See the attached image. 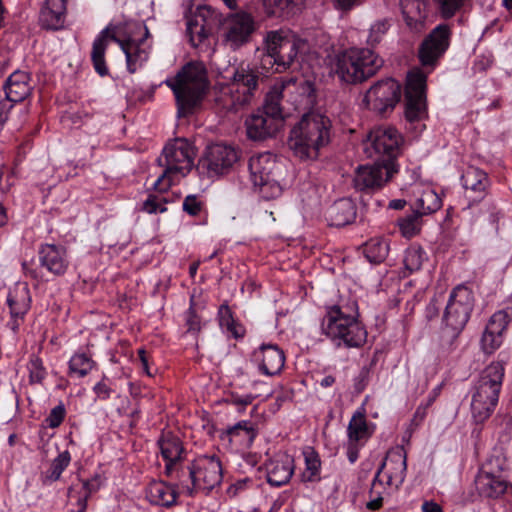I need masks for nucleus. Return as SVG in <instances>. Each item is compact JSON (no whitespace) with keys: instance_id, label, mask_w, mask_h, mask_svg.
<instances>
[{"instance_id":"c03bdc74","label":"nucleus","mask_w":512,"mask_h":512,"mask_svg":"<svg viewBox=\"0 0 512 512\" xmlns=\"http://www.w3.org/2000/svg\"><path fill=\"white\" fill-rule=\"evenodd\" d=\"M230 441L237 442L242 446L249 447L255 437L256 431L251 422L243 420L230 427L227 431Z\"/></svg>"},{"instance_id":"de8ad7c7","label":"nucleus","mask_w":512,"mask_h":512,"mask_svg":"<svg viewBox=\"0 0 512 512\" xmlns=\"http://www.w3.org/2000/svg\"><path fill=\"white\" fill-rule=\"evenodd\" d=\"M156 193L148 194L147 198L142 202L140 210L148 214L164 213L167 210L168 200L163 196L164 192H159L154 188Z\"/></svg>"},{"instance_id":"0eeeda50","label":"nucleus","mask_w":512,"mask_h":512,"mask_svg":"<svg viewBox=\"0 0 512 512\" xmlns=\"http://www.w3.org/2000/svg\"><path fill=\"white\" fill-rule=\"evenodd\" d=\"M382 64L373 50L352 47L335 56L332 70L341 82L358 84L375 75Z\"/></svg>"},{"instance_id":"58836bf2","label":"nucleus","mask_w":512,"mask_h":512,"mask_svg":"<svg viewBox=\"0 0 512 512\" xmlns=\"http://www.w3.org/2000/svg\"><path fill=\"white\" fill-rule=\"evenodd\" d=\"M95 367L96 362L92 355L87 351L79 350L68 361V375L71 378L81 379L86 377Z\"/></svg>"},{"instance_id":"f03ea898","label":"nucleus","mask_w":512,"mask_h":512,"mask_svg":"<svg viewBox=\"0 0 512 512\" xmlns=\"http://www.w3.org/2000/svg\"><path fill=\"white\" fill-rule=\"evenodd\" d=\"M162 83L174 94L178 117L193 114L200 107L209 88L207 70L201 62L184 65L175 76L166 78Z\"/></svg>"},{"instance_id":"f8f14e48","label":"nucleus","mask_w":512,"mask_h":512,"mask_svg":"<svg viewBox=\"0 0 512 512\" xmlns=\"http://www.w3.org/2000/svg\"><path fill=\"white\" fill-rule=\"evenodd\" d=\"M247 136L261 141L275 136L284 127V116L280 103L269 92L262 109L251 114L245 121Z\"/></svg>"},{"instance_id":"052dcab7","label":"nucleus","mask_w":512,"mask_h":512,"mask_svg":"<svg viewBox=\"0 0 512 512\" xmlns=\"http://www.w3.org/2000/svg\"><path fill=\"white\" fill-rule=\"evenodd\" d=\"M254 400V396L252 394H243V395H240L238 393H233L231 395V401L232 403L236 404V405H241V406H247L249 404H251Z\"/></svg>"},{"instance_id":"4be33fe9","label":"nucleus","mask_w":512,"mask_h":512,"mask_svg":"<svg viewBox=\"0 0 512 512\" xmlns=\"http://www.w3.org/2000/svg\"><path fill=\"white\" fill-rule=\"evenodd\" d=\"M374 424L369 423L363 410H357L347 427L346 455L351 464L359 458L360 450L374 433Z\"/></svg>"},{"instance_id":"1a4fd4ad","label":"nucleus","mask_w":512,"mask_h":512,"mask_svg":"<svg viewBox=\"0 0 512 512\" xmlns=\"http://www.w3.org/2000/svg\"><path fill=\"white\" fill-rule=\"evenodd\" d=\"M222 465L215 455H201L177 475L178 484L187 495L199 490L210 491L222 481Z\"/></svg>"},{"instance_id":"680f3d73","label":"nucleus","mask_w":512,"mask_h":512,"mask_svg":"<svg viewBox=\"0 0 512 512\" xmlns=\"http://www.w3.org/2000/svg\"><path fill=\"white\" fill-rule=\"evenodd\" d=\"M360 3L361 0H334L335 8L341 11H349Z\"/></svg>"},{"instance_id":"338daca9","label":"nucleus","mask_w":512,"mask_h":512,"mask_svg":"<svg viewBox=\"0 0 512 512\" xmlns=\"http://www.w3.org/2000/svg\"><path fill=\"white\" fill-rule=\"evenodd\" d=\"M426 311H427V316L429 318H432V317L436 316L439 313V307L437 306L435 300H432L428 304Z\"/></svg>"},{"instance_id":"473e14b6","label":"nucleus","mask_w":512,"mask_h":512,"mask_svg":"<svg viewBox=\"0 0 512 512\" xmlns=\"http://www.w3.org/2000/svg\"><path fill=\"white\" fill-rule=\"evenodd\" d=\"M5 95L11 103L23 101L31 92L29 75L24 71H15L4 85Z\"/></svg>"},{"instance_id":"2f4dec72","label":"nucleus","mask_w":512,"mask_h":512,"mask_svg":"<svg viewBox=\"0 0 512 512\" xmlns=\"http://www.w3.org/2000/svg\"><path fill=\"white\" fill-rule=\"evenodd\" d=\"M210 10L207 7H199L196 13L187 21V34L192 46L202 44L210 34V27L206 15Z\"/></svg>"},{"instance_id":"603ef678","label":"nucleus","mask_w":512,"mask_h":512,"mask_svg":"<svg viewBox=\"0 0 512 512\" xmlns=\"http://www.w3.org/2000/svg\"><path fill=\"white\" fill-rule=\"evenodd\" d=\"M29 377L32 383H40L46 376V370L43 366V362L38 357L31 358L28 364Z\"/></svg>"},{"instance_id":"8fccbe9b","label":"nucleus","mask_w":512,"mask_h":512,"mask_svg":"<svg viewBox=\"0 0 512 512\" xmlns=\"http://www.w3.org/2000/svg\"><path fill=\"white\" fill-rule=\"evenodd\" d=\"M389 28V23L386 20H378L374 22L369 29L367 42L369 45L378 44Z\"/></svg>"},{"instance_id":"6e6d98bb","label":"nucleus","mask_w":512,"mask_h":512,"mask_svg":"<svg viewBox=\"0 0 512 512\" xmlns=\"http://www.w3.org/2000/svg\"><path fill=\"white\" fill-rule=\"evenodd\" d=\"M202 202L196 195H188L183 201V210L191 216H196L201 212Z\"/></svg>"},{"instance_id":"7ed1b4c3","label":"nucleus","mask_w":512,"mask_h":512,"mask_svg":"<svg viewBox=\"0 0 512 512\" xmlns=\"http://www.w3.org/2000/svg\"><path fill=\"white\" fill-rule=\"evenodd\" d=\"M331 122L320 113H307L291 129L288 146L303 161L316 160L320 150L330 142Z\"/></svg>"},{"instance_id":"4468645a","label":"nucleus","mask_w":512,"mask_h":512,"mask_svg":"<svg viewBox=\"0 0 512 512\" xmlns=\"http://www.w3.org/2000/svg\"><path fill=\"white\" fill-rule=\"evenodd\" d=\"M239 160V151L232 145H209L199 160L200 172L210 179L229 174Z\"/></svg>"},{"instance_id":"c9c22d12","label":"nucleus","mask_w":512,"mask_h":512,"mask_svg":"<svg viewBox=\"0 0 512 512\" xmlns=\"http://www.w3.org/2000/svg\"><path fill=\"white\" fill-rule=\"evenodd\" d=\"M306 0H263L267 15L279 18H289L301 12Z\"/></svg>"},{"instance_id":"b1692460","label":"nucleus","mask_w":512,"mask_h":512,"mask_svg":"<svg viewBox=\"0 0 512 512\" xmlns=\"http://www.w3.org/2000/svg\"><path fill=\"white\" fill-rule=\"evenodd\" d=\"M450 30L447 25H438L423 41L419 49V59L424 67L432 70L438 59L449 46Z\"/></svg>"},{"instance_id":"bb28decb","label":"nucleus","mask_w":512,"mask_h":512,"mask_svg":"<svg viewBox=\"0 0 512 512\" xmlns=\"http://www.w3.org/2000/svg\"><path fill=\"white\" fill-rule=\"evenodd\" d=\"M267 481L272 486L289 482L294 473V459L286 452L274 454L265 464Z\"/></svg>"},{"instance_id":"72a5a7b5","label":"nucleus","mask_w":512,"mask_h":512,"mask_svg":"<svg viewBox=\"0 0 512 512\" xmlns=\"http://www.w3.org/2000/svg\"><path fill=\"white\" fill-rule=\"evenodd\" d=\"M402 15L407 26L415 31L424 27L427 0H400Z\"/></svg>"},{"instance_id":"5701e85b","label":"nucleus","mask_w":512,"mask_h":512,"mask_svg":"<svg viewBox=\"0 0 512 512\" xmlns=\"http://www.w3.org/2000/svg\"><path fill=\"white\" fill-rule=\"evenodd\" d=\"M512 321V309L496 311L488 320L480 338V349L485 355L495 353L504 342V333Z\"/></svg>"},{"instance_id":"09e8293b","label":"nucleus","mask_w":512,"mask_h":512,"mask_svg":"<svg viewBox=\"0 0 512 512\" xmlns=\"http://www.w3.org/2000/svg\"><path fill=\"white\" fill-rule=\"evenodd\" d=\"M385 480L381 479L379 475H375L369 492L370 500L367 503V508L370 510L379 509L382 506L383 496L387 493Z\"/></svg>"},{"instance_id":"4d7b16f0","label":"nucleus","mask_w":512,"mask_h":512,"mask_svg":"<svg viewBox=\"0 0 512 512\" xmlns=\"http://www.w3.org/2000/svg\"><path fill=\"white\" fill-rule=\"evenodd\" d=\"M93 392L95 393L97 399L107 400L111 396L112 388L107 379L103 378L93 386Z\"/></svg>"},{"instance_id":"9b49d317","label":"nucleus","mask_w":512,"mask_h":512,"mask_svg":"<svg viewBox=\"0 0 512 512\" xmlns=\"http://www.w3.org/2000/svg\"><path fill=\"white\" fill-rule=\"evenodd\" d=\"M249 170L251 181L263 199H275L282 194L280 179L283 165L272 153L263 152L252 156L249 160Z\"/></svg>"},{"instance_id":"e2e57ef3","label":"nucleus","mask_w":512,"mask_h":512,"mask_svg":"<svg viewBox=\"0 0 512 512\" xmlns=\"http://www.w3.org/2000/svg\"><path fill=\"white\" fill-rule=\"evenodd\" d=\"M13 105L10 101L6 100H0V128L4 125V123L7 121L9 113Z\"/></svg>"},{"instance_id":"a878e982","label":"nucleus","mask_w":512,"mask_h":512,"mask_svg":"<svg viewBox=\"0 0 512 512\" xmlns=\"http://www.w3.org/2000/svg\"><path fill=\"white\" fill-rule=\"evenodd\" d=\"M413 201L411 207L417 216H425L438 211L442 200L435 190L428 184L414 182L411 185Z\"/></svg>"},{"instance_id":"6e6552de","label":"nucleus","mask_w":512,"mask_h":512,"mask_svg":"<svg viewBox=\"0 0 512 512\" xmlns=\"http://www.w3.org/2000/svg\"><path fill=\"white\" fill-rule=\"evenodd\" d=\"M320 328L322 334L337 346L359 347L367 338L366 329L356 316L339 305L326 307Z\"/></svg>"},{"instance_id":"37998d69","label":"nucleus","mask_w":512,"mask_h":512,"mask_svg":"<svg viewBox=\"0 0 512 512\" xmlns=\"http://www.w3.org/2000/svg\"><path fill=\"white\" fill-rule=\"evenodd\" d=\"M218 319L222 331L228 336L235 339L242 338L244 336V327L233 318L232 311L228 305L220 306Z\"/></svg>"},{"instance_id":"ea45409f","label":"nucleus","mask_w":512,"mask_h":512,"mask_svg":"<svg viewBox=\"0 0 512 512\" xmlns=\"http://www.w3.org/2000/svg\"><path fill=\"white\" fill-rule=\"evenodd\" d=\"M71 462V454L68 450H64L60 452L57 457H55L47 470L43 471L40 475V480L44 485H50L56 481H58L65 471V469L70 465Z\"/></svg>"},{"instance_id":"3c124183","label":"nucleus","mask_w":512,"mask_h":512,"mask_svg":"<svg viewBox=\"0 0 512 512\" xmlns=\"http://www.w3.org/2000/svg\"><path fill=\"white\" fill-rule=\"evenodd\" d=\"M417 214L407 216L399 220L398 225L402 235L406 238H411L419 231V223Z\"/></svg>"},{"instance_id":"13d9d810","label":"nucleus","mask_w":512,"mask_h":512,"mask_svg":"<svg viewBox=\"0 0 512 512\" xmlns=\"http://www.w3.org/2000/svg\"><path fill=\"white\" fill-rule=\"evenodd\" d=\"M463 0H438L441 13L448 18L454 15L456 10L461 6Z\"/></svg>"},{"instance_id":"9d476101","label":"nucleus","mask_w":512,"mask_h":512,"mask_svg":"<svg viewBox=\"0 0 512 512\" xmlns=\"http://www.w3.org/2000/svg\"><path fill=\"white\" fill-rule=\"evenodd\" d=\"M222 94L227 97L225 105L233 110L249 104L258 85V75L249 66L232 67L221 76Z\"/></svg>"},{"instance_id":"423d86ee","label":"nucleus","mask_w":512,"mask_h":512,"mask_svg":"<svg viewBox=\"0 0 512 512\" xmlns=\"http://www.w3.org/2000/svg\"><path fill=\"white\" fill-rule=\"evenodd\" d=\"M196 152L194 146L184 138H175L163 148L158 163L164 168L162 174L153 184L159 192H167L186 177L194 166Z\"/></svg>"},{"instance_id":"7c9ffc66","label":"nucleus","mask_w":512,"mask_h":512,"mask_svg":"<svg viewBox=\"0 0 512 512\" xmlns=\"http://www.w3.org/2000/svg\"><path fill=\"white\" fill-rule=\"evenodd\" d=\"M66 0H46L41 9L40 23L46 29L57 30L64 26Z\"/></svg>"},{"instance_id":"393cba45","label":"nucleus","mask_w":512,"mask_h":512,"mask_svg":"<svg viewBox=\"0 0 512 512\" xmlns=\"http://www.w3.org/2000/svg\"><path fill=\"white\" fill-rule=\"evenodd\" d=\"M406 469V453L404 448L396 446L387 452L376 475L385 480L387 486L398 488L405 479Z\"/></svg>"},{"instance_id":"4c0bfd02","label":"nucleus","mask_w":512,"mask_h":512,"mask_svg":"<svg viewBox=\"0 0 512 512\" xmlns=\"http://www.w3.org/2000/svg\"><path fill=\"white\" fill-rule=\"evenodd\" d=\"M462 185L466 190L477 194L479 199H482L489 186V178L483 170L470 166L466 169L461 177Z\"/></svg>"},{"instance_id":"dca6fc26","label":"nucleus","mask_w":512,"mask_h":512,"mask_svg":"<svg viewBox=\"0 0 512 512\" xmlns=\"http://www.w3.org/2000/svg\"><path fill=\"white\" fill-rule=\"evenodd\" d=\"M473 304V292L467 286L458 285L451 292L444 313V322L455 335H458L467 324Z\"/></svg>"},{"instance_id":"c85d7f7f","label":"nucleus","mask_w":512,"mask_h":512,"mask_svg":"<svg viewBox=\"0 0 512 512\" xmlns=\"http://www.w3.org/2000/svg\"><path fill=\"white\" fill-rule=\"evenodd\" d=\"M39 261L42 267L56 276L65 274L69 266L66 249L54 244H44L41 246Z\"/></svg>"},{"instance_id":"774afa93","label":"nucleus","mask_w":512,"mask_h":512,"mask_svg":"<svg viewBox=\"0 0 512 512\" xmlns=\"http://www.w3.org/2000/svg\"><path fill=\"white\" fill-rule=\"evenodd\" d=\"M405 205H406L405 200L395 199V200L390 201L389 208L395 209V210H400V209H403Z\"/></svg>"},{"instance_id":"aec40b11","label":"nucleus","mask_w":512,"mask_h":512,"mask_svg":"<svg viewBox=\"0 0 512 512\" xmlns=\"http://www.w3.org/2000/svg\"><path fill=\"white\" fill-rule=\"evenodd\" d=\"M398 172L395 161L377 160L373 164L360 165L354 176V186L358 190H373L382 187Z\"/></svg>"},{"instance_id":"2eb2a0df","label":"nucleus","mask_w":512,"mask_h":512,"mask_svg":"<svg viewBox=\"0 0 512 512\" xmlns=\"http://www.w3.org/2000/svg\"><path fill=\"white\" fill-rule=\"evenodd\" d=\"M402 143L399 132L390 126L372 129L363 143L364 153L379 161H395Z\"/></svg>"},{"instance_id":"864d4df0","label":"nucleus","mask_w":512,"mask_h":512,"mask_svg":"<svg viewBox=\"0 0 512 512\" xmlns=\"http://www.w3.org/2000/svg\"><path fill=\"white\" fill-rule=\"evenodd\" d=\"M66 415V409L63 403L55 406L46 417L45 422L49 428L55 429L59 427Z\"/></svg>"},{"instance_id":"a211bd4d","label":"nucleus","mask_w":512,"mask_h":512,"mask_svg":"<svg viewBox=\"0 0 512 512\" xmlns=\"http://www.w3.org/2000/svg\"><path fill=\"white\" fill-rule=\"evenodd\" d=\"M400 96L401 85L396 80L387 78L373 84L364 94L362 103L370 110L384 113L395 107Z\"/></svg>"},{"instance_id":"ddd939ff","label":"nucleus","mask_w":512,"mask_h":512,"mask_svg":"<svg viewBox=\"0 0 512 512\" xmlns=\"http://www.w3.org/2000/svg\"><path fill=\"white\" fill-rule=\"evenodd\" d=\"M505 469V457L500 453L491 455L483 463L475 479L478 493L491 499L504 495L510 485L504 474Z\"/></svg>"},{"instance_id":"f704fd0d","label":"nucleus","mask_w":512,"mask_h":512,"mask_svg":"<svg viewBox=\"0 0 512 512\" xmlns=\"http://www.w3.org/2000/svg\"><path fill=\"white\" fill-rule=\"evenodd\" d=\"M7 303L12 316L22 317L26 314L31 303L28 285L23 282L16 283L14 287L9 290Z\"/></svg>"},{"instance_id":"69168bd1","label":"nucleus","mask_w":512,"mask_h":512,"mask_svg":"<svg viewBox=\"0 0 512 512\" xmlns=\"http://www.w3.org/2000/svg\"><path fill=\"white\" fill-rule=\"evenodd\" d=\"M423 512H443L441 506L434 501H425L422 504Z\"/></svg>"},{"instance_id":"a19ab883","label":"nucleus","mask_w":512,"mask_h":512,"mask_svg":"<svg viewBox=\"0 0 512 512\" xmlns=\"http://www.w3.org/2000/svg\"><path fill=\"white\" fill-rule=\"evenodd\" d=\"M148 498L158 506H170L176 501L174 488L162 481L152 482L148 487Z\"/></svg>"},{"instance_id":"bf43d9fd","label":"nucleus","mask_w":512,"mask_h":512,"mask_svg":"<svg viewBox=\"0 0 512 512\" xmlns=\"http://www.w3.org/2000/svg\"><path fill=\"white\" fill-rule=\"evenodd\" d=\"M102 485V478L99 475H96L92 477L91 479H88L83 483V488L85 489L86 496L88 494H92L96 492L100 486Z\"/></svg>"},{"instance_id":"a18cd8bd","label":"nucleus","mask_w":512,"mask_h":512,"mask_svg":"<svg viewBox=\"0 0 512 512\" xmlns=\"http://www.w3.org/2000/svg\"><path fill=\"white\" fill-rule=\"evenodd\" d=\"M305 471L303 472V480L313 482L319 479L321 470V461L319 455L314 449L308 447L303 451Z\"/></svg>"},{"instance_id":"6ab92c4d","label":"nucleus","mask_w":512,"mask_h":512,"mask_svg":"<svg viewBox=\"0 0 512 512\" xmlns=\"http://www.w3.org/2000/svg\"><path fill=\"white\" fill-rule=\"evenodd\" d=\"M254 31V18L244 11L229 14L222 23L223 41L233 50L248 43Z\"/></svg>"},{"instance_id":"412c9836","label":"nucleus","mask_w":512,"mask_h":512,"mask_svg":"<svg viewBox=\"0 0 512 512\" xmlns=\"http://www.w3.org/2000/svg\"><path fill=\"white\" fill-rule=\"evenodd\" d=\"M279 102L280 98L289 97L295 109H307L314 105L316 95L314 83L309 79H290L270 91Z\"/></svg>"},{"instance_id":"49530a36","label":"nucleus","mask_w":512,"mask_h":512,"mask_svg":"<svg viewBox=\"0 0 512 512\" xmlns=\"http://www.w3.org/2000/svg\"><path fill=\"white\" fill-rule=\"evenodd\" d=\"M389 246L387 242L381 238L370 239L364 248L366 258L371 263H380L388 255Z\"/></svg>"},{"instance_id":"20e7f679","label":"nucleus","mask_w":512,"mask_h":512,"mask_svg":"<svg viewBox=\"0 0 512 512\" xmlns=\"http://www.w3.org/2000/svg\"><path fill=\"white\" fill-rule=\"evenodd\" d=\"M505 375V362L493 361L474 381L471 389V414L475 422L483 423L495 411Z\"/></svg>"},{"instance_id":"c756f323","label":"nucleus","mask_w":512,"mask_h":512,"mask_svg":"<svg viewBox=\"0 0 512 512\" xmlns=\"http://www.w3.org/2000/svg\"><path fill=\"white\" fill-rule=\"evenodd\" d=\"M254 357L259 363L261 373L267 376L278 374L285 363L284 352L272 344L262 345L258 351L254 352Z\"/></svg>"},{"instance_id":"39448f33","label":"nucleus","mask_w":512,"mask_h":512,"mask_svg":"<svg viewBox=\"0 0 512 512\" xmlns=\"http://www.w3.org/2000/svg\"><path fill=\"white\" fill-rule=\"evenodd\" d=\"M308 50L307 40L289 28L267 31L263 38V51L277 73L303 61Z\"/></svg>"},{"instance_id":"0e129e2a","label":"nucleus","mask_w":512,"mask_h":512,"mask_svg":"<svg viewBox=\"0 0 512 512\" xmlns=\"http://www.w3.org/2000/svg\"><path fill=\"white\" fill-rule=\"evenodd\" d=\"M138 356H139V359L141 361V364H142V369H143V372L148 375V376H152L151 372H150V369H149V360H148V356L146 354V351L144 349H139L138 350Z\"/></svg>"},{"instance_id":"cd10ccee","label":"nucleus","mask_w":512,"mask_h":512,"mask_svg":"<svg viewBox=\"0 0 512 512\" xmlns=\"http://www.w3.org/2000/svg\"><path fill=\"white\" fill-rule=\"evenodd\" d=\"M159 449L163 460L165 461V473L169 477H175L180 474L178 462L184 452L180 439L171 433H165L158 441Z\"/></svg>"},{"instance_id":"79ce46f5","label":"nucleus","mask_w":512,"mask_h":512,"mask_svg":"<svg viewBox=\"0 0 512 512\" xmlns=\"http://www.w3.org/2000/svg\"><path fill=\"white\" fill-rule=\"evenodd\" d=\"M428 259L426 252L417 245H411L405 250L403 258V271L404 277L419 271L423 263Z\"/></svg>"},{"instance_id":"5fc2aeb1","label":"nucleus","mask_w":512,"mask_h":512,"mask_svg":"<svg viewBox=\"0 0 512 512\" xmlns=\"http://www.w3.org/2000/svg\"><path fill=\"white\" fill-rule=\"evenodd\" d=\"M185 324L187 326V332L197 334L202 328V320L197 315L195 310L190 307L184 314Z\"/></svg>"},{"instance_id":"e433bc0d","label":"nucleus","mask_w":512,"mask_h":512,"mask_svg":"<svg viewBox=\"0 0 512 512\" xmlns=\"http://www.w3.org/2000/svg\"><path fill=\"white\" fill-rule=\"evenodd\" d=\"M330 225L342 227L350 224L356 217V208L350 199H340L336 201L328 211Z\"/></svg>"},{"instance_id":"f257e3e1","label":"nucleus","mask_w":512,"mask_h":512,"mask_svg":"<svg viewBox=\"0 0 512 512\" xmlns=\"http://www.w3.org/2000/svg\"><path fill=\"white\" fill-rule=\"evenodd\" d=\"M125 37H117L110 26H107L96 36L93 41L91 60L95 71L100 76L109 73L105 62V52L108 44L114 41L119 44L125 54L127 69L130 73L138 71L148 60L151 53V42L149 30L144 22L133 21L125 25Z\"/></svg>"},{"instance_id":"f3484780","label":"nucleus","mask_w":512,"mask_h":512,"mask_svg":"<svg viewBox=\"0 0 512 512\" xmlns=\"http://www.w3.org/2000/svg\"><path fill=\"white\" fill-rule=\"evenodd\" d=\"M426 80L427 75L420 69H413L407 75L405 116L409 122L421 121L427 116Z\"/></svg>"}]
</instances>
